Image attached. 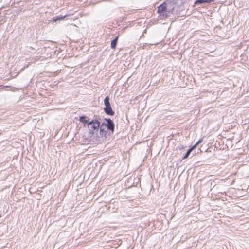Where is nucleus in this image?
<instances>
[{
  "label": "nucleus",
  "mask_w": 249,
  "mask_h": 249,
  "mask_svg": "<svg viewBox=\"0 0 249 249\" xmlns=\"http://www.w3.org/2000/svg\"><path fill=\"white\" fill-rule=\"evenodd\" d=\"M100 126V123L97 120H93L88 123V127L89 131V137L91 138L97 135Z\"/></svg>",
  "instance_id": "nucleus-1"
},
{
  "label": "nucleus",
  "mask_w": 249,
  "mask_h": 249,
  "mask_svg": "<svg viewBox=\"0 0 249 249\" xmlns=\"http://www.w3.org/2000/svg\"><path fill=\"white\" fill-rule=\"evenodd\" d=\"M166 5L165 3L160 4L158 8L157 12L163 17H167V14H165L167 12Z\"/></svg>",
  "instance_id": "nucleus-2"
},
{
  "label": "nucleus",
  "mask_w": 249,
  "mask_h": 249,
  "mask_svg": "<svg viewBox=\"0 0 249 249\" xmlns=\"http://www.w3.org/2000/svg\"><path fill=\"white\" fill-rule=\"evenodd\" d=\"M107 123H105L104 127H106L108 130H110L112 132L114 131V123L110 118L105 119Z\"/></svg>",
  "instance_id": "nucleus-3"
},
{
  "label": "nucleus",
  "mask_w": 249,
  "mask_h": 249,
  "mask_svg": "<svg viewBox=\"0 0 249 249\" xmlns=\"http://www.w3.org/2000/svg\"><path fill=\"white\" fill-rule=\"evenodd\" d=\"M202 142V140L198 141L194 146L190 148L184 155L183 157V159H185L188 157L191 152L197 146V145Z\"/></svg>",
  "instance_id": "nucleus-4"
},
{
  "label": "nucleus",
  "mask_w": 249,
  "mask_h": 249,
  "mask_svg": "<svg viewBox=\"0 0 249 249\" xmlns=\"http://www.w3.org/2000/svg\"><path fill=\"white\" fill-rule=\"evenodd\" d=\"M105 124V123H103L100 126V135L103 139H105L107 137V131L104 128Z\"/></svg>",
  "instance_id": "nucleus-5"
},
{
  "label": "nucleus",
  "mask_w": 249,
  "mask_h": 249,
  "mask_svg": "<svg viewBox=\"0 0 249 249\" xmlns=\"http://www.w3.org/2000/svg\"><path fill=\"white\" fill-rule=\"evenodd\" d=\"M104 110L105 112V113L108 115L113 116L115 114L114 111L112 109L111 105L106 107L104 108Z\"/></svg>",
  "instance_id": "nucleus-6"
},
{
  "label": "nucleus",
  "mask_w": 249,
  "mask_h": 249,
  "mask_svg": "<svg viewBox=\"0 0 249 249\" xmlns=\"http://www.w3.org/2000/svg\"><path fill=\"white\" fill-rule=\"evenodd\" d=\"M67 16V15L62 16V15H59L58 16L54 17L53 18V22H56L58 20H61L65 18V17Z\"/></svg>",
  "instance_id": "nucleus-7"
},
{
  "label": "nucleus",
  "mask_w": 249,
  "mask_h": 249,
  "mask_svg": "<svg viewBox=\"0 0 249 249\" xmlns=\"http://www.w3.org/2000/svg\"><path fill=\"white\" fill-rule=\"evenodd\" d=\"M119 36H116L111 42V47L112 49H115L117 46V41L118 40Z\"/></svg>",
  "instance_id": "nucleus-8"
},
{
  "label": "nucleus",
  "mask_w": 249,
  "mask_h": 249,
  "mask_svg": "<svg viewBox=\"0 0 249 249\" xmlns=\"http://www.w3.org/2000/svg\"><path fill=\"white\" fill-rule=\"evenodd\" d=\"M86 117L85 116H82L80 117L79 120L80 122L83 123L84 124L87 123V125L88 124V123L89 121L87 120H86Z\"/></svg>",
  "instance_id": "nucleus-9"
},
{
  "label": "nucleus",
  "mask_w": 249,
  "mask_h": 249,
  "mask_svg": "<svg viewBox=\"0 0 249 249\" xmlns=\"http://www.w3.org/2000/svg\"><path fill=\"white\" fill-rule=\"evenodd\" d=\"M104 104L106 107L110 106L109 102V98L108 96H107L104 100Z\"/></svg>",
  "instance_id": "nucleus-10"
},
{
  "label": "nucleus",
  "mask_w": 249,
  "mask_h": 249,
  "mask_svg": "<svg viewBox=\"0 0 249 249\" xmlns=\"http://www.w3.org/2000/svg\"><path fill=\"white\" fill-rule=\"evenodd\" d=\"M205 0H196L194 2V6L197 4H202L204 3Z\"/></svg>",
  "instance_id": "nucleus-11"
},
{
  "label": "nucleus",
  "mask_w": 249,
  "mask_h": 249,
  "mask_svg": "<svg viewBox=\"0 0 249 249\" xmlns=\"http://www.w3.org/2000/svg\"><path fill=\"white\" fill-rule=\"evenodd\" d=\"M214 0H205L204 3H210L211 2L213 1Z\"/></svg>",
  "instance_id": "nucleus-12"
},
{
  "label": "nucleus",
  "mask_w": 249,
  "mask_h": 249,
  "mask_svg": "<svg viewBox=\"0 0 249 249\" xmlns=\"http://www.w3.org/2000/svg\"><path fill=\"white\" fill-rule=\"evenodd\" d=\"M2 87V88H5V87H8V86H4V87H2V86H0V87Z\"/></svg>",
  "instance_id": "nucleus-13"
}]
</instances>
